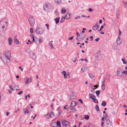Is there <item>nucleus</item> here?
I'll return each instance as SVG.
<instances>
[{
  "label": "nucleus",
  "instance_id": "c03bdc74",
  "mask_svg": "<svg viewBox=\"0 0 127 127\" xmlns=\"http://www.w3.org/2000/svg\"><path fill=\"white\" fill-rule=\"evenodd\" d=\"M104 26H101V27L100 28L99 30H98V31L99 32L100 31H101L102 29L103 28Z\"/></svg>",
  "mask_w": 127,
  "mask_h": 127
},
{
  "label": "nucleus",
  "instance_id": "5701e85b",
  "mask_svg": "<svg viewBox=\"0 0 127 127\" xmlns=\"http://www.w3.org/2000/svg\"><path fill=\"white\" fill-rule=\"evenodd\" d=\"M76 39L78 41H80L84 39V37H77Z\"/></svg>",
  "mask_w": 127,
  "mask_h": 127
},
{
  "label": "nucleus",
  "instance_id": "393cba45",
  "mask_svg": "<svg viewBox=\"0 0 127 127\" xmlns=\"http://www.w3.org/2000/svg\"><path fill=\"white\" fill-rule=\"evenodd\" d=\"M5 58L6 59H8L9 60V61L11 62V60L10 59V57L11 56H9L8 55H5Z\"/></svg>",
  "mask_w": 127,
  "mask_h": 127
},
{
  "label": "nucleus",
  "instance_id": "58836bf2",
  "mask_svg": "<svg viewBox=\"0 0 127 127\" xmlns=\"http://www.w3.org/2000/svg\"><path fill=\"white\" fill-rule=\"evenodd\" d=\"M117 48V46L116 45H113V49L114 50H115Z\"/></svg>",
  "mask_w": 127,
  "mask_h": 127
},
{
  "label": "nucleus",
  "instance_id": "20e7f679",
  "mask_svg": "<svg viewBox=\"0 0 127 127\" xmlns=\"http://www.w3.org/2000/svg\"><path fill=\"white\" fill-rule=\"evenodd\" d=\"M43 7L44 10L48 11L51 8V4L48 2H46L44 5Z\"/></svg>",
  "mask_w": 127,
  "mask_h": 127
},
{
  "label": "nucleus",
  "instance_id": "6e6d98bb",
  "mask_svg": "<svg viewBox=\"0 0 127 127\" xmlns=\"http://www.w3.org/2000/svg\"><path fill=\"white\" fill-rule=\"evenodd\" d=\"M123 3L124 4L125 7H126V3H127V2H126L125 3V2L124 1H123Z\"/></svg>",
  "mask_w": 127,
  "mask_h": 127
},
{
  "label": "nucleus",
  "instance_id": "e433bc0d",
  "mask_svg": "<svg viewBox=\"0 0 127 127\" xmlns=\"http://www.w3.org/2000/svg\"><path fill=\"white\" fill-rule=\"evenodd\" d=\"M46 116L48 118H50L52 117L51 116V115H50V114H47L46 115Z\"/></svg>",
  "mask_w": 127,
  "mask_h": 127
},
{
  "label": "nucleus",
  "instance_id": "0eeeda50",
  "mask_svg": "<svg viewBox=\"0 0 127 127\" xmlns=\"http://www.w3.org/2000/svg\"><path fill=\"white\" fill-rule=\"evenodd\" d=\"M106 124L108 126L107 127H112L113 126L112 123L110 121L109 119H107L106 120Z\"/></svg>",
  "mask_w": 127,
  "mask_h": 127
},
{
  "label": "nucleus",
  "instance_id": "6ab92c4d",
  "mask_svg": "<svg viewBox=\"0 0 127 127\" xmlns=\"http://www.w3.org/2000/svg\"><path fill=\"white\" fill-rule=\"evenodd\" d=\"M86 67L85 66H83L81 69V71L82 72H84L86 70Z\"/></svg>",
  "mask_w": 127,
  "mask_h": 127
},
{
  "label": "nucleus",
  "instance_id": "3c124183",
  "mask_svg": "<svg viewBox=\"0 0 127 127\" xmlns=\"http://www.w3.org/2000/svg\"><path fill=\"white\" fill-rule=\"evenodd\" d=\"M15 42L17 44L19 42V41L17 39H16L15 41Z\"/></svg>",
  "mask_w": 127,
  "mask_h": 127
},
{
  "label": "nucleus",
  "instance_id": "864d4df0",
  "mask_svg": "<svg viewBox=\"0 0 127 127\" xmlns=\"http://www.w3.org/2000/svg\"><path fill=\"white\" fill-rule=\"evenodd\" d=\"M94 10L92 9L91 8H89V11L90 12H92Z\"/></svg>",
  "mask_w": 127,
  "mask_h": 127
},
{
  "label": "nucleus",
  "instance_id": "2eb2a0df",
  "mask_svg": "<svg viewBox=\"0 0 127 127\" xmlns=\"http://www.w3.org/2000/svg\"><path fill=\"white\" fill-rule=\"evenodd\" d=\"M51 126L53 127H56L57 125L56 123L55 122H54L51 123Z\"/></svg>",
  "mask_w": 127,
  "mask_h": 127
},
{
  "label": "nucleus",
  "instance_id": "ea45409f",
  "mask_svg": "<svg viewBox=\"0 0 127 127\" xmlns=\"http://www.w3.org/2000/svg\"><path fill=\"white\" fill-rule=\"evenodd\" d=\"M105 120H107V118L108 117V115L106 114H105V115H103Z\"/></svg>",
  "mask_w": 127,
  "mask_h": 127
},
{
  "label": "nucleus",
  "instance_id": "f704fd0d",
  "mask_svg": "<svg viewBox=\"0 0 127 127\" xmlns=\"http://www.w3.org/2000/svg\"><path fill=\"white\" fill-rule=\"evenodd\" d=\"M5 55H8L9 56H11L10 53V52L9 51H7L6 54H5Z\"/></svg>",
  "mask_w": 127,
  "mask_h": 127
},
{
  "label": "nucleus",
  "instance_id": "aec40b11",
  "mask_svg": "<svg viewBox=\"0 0 127 127\" xmlns=\"http://www.w3.org/2000/svg\"><path fill=\"white\" fill-rule=\"evenodd\" d=\"M60 18L59 17L58 18H56L54 19L56 23V24H58L59 22V19Z\"/></svg>",
  "mask_w": 127,
  "mask_h": 127
},
{
  "label": "nucleus",
  "instance_id": "de8ad7c7",
  "mask_svg": "<svg viewBox=\"0 0 127 127\" xmlns=\"http://www.w3.org/2000/svg\"><path fill=\"white\" fill-rule=\"evenodd\" d=\"M123 72L124 74L127 75V71L126 70H124Z\"/></svg>",
  "mask_w": 127,
  "mask_h": 127
},
{
  "label": "nucleus",
  "instance_id": "9d476101",
  "mask_svg": "<svg viewBox=\"0 0 127 127\" xmlns=\"http://www.w3.org/2000/svg\"><path fill=\"white\" fill-rule=\"evenodd\" d=\"M75 97L76 96L72 94H71L70 95L69 100H72L75 98Z\"/></svg>",
  "mask_w": 127,
  "mask_h": 127
},
{
  "label": "nucleus",
  "instance_id": "9b49d317",
  "mask_svg": "<svg viewBox=\"0 0 127 127\" xmlns=\"http://www.w3.org/2000/svg\"><path fill=\"white\" fill-rule=\"evenodd\" d=\"M30 56H32V58L33 59H34L36 58V56L33 53L31 52L30 53Z\"/></svg>",
  "mask_w": 127,
  "mask_h": 127
},
{
  "label": "nucleus",
  "instance_id": "412c9836",
  "mask_svg": "<svg viewBox=\"0 0 127 127\" xmlns=\"http://www.w3.org/2000/svg\"><path fill=\"white\" fill-rule=\"evenodd\" d=\"M56 123L57 126H58L59 127H61V123L60 121H58Z\"/></svg>",
  "mask_w": 127,
  "mask_h": 127
},
{
  "label": "nucleus",
  "instance_id": "f03ea898",
  "mask_svg": "<svg viewBox=\"0 0 127 127\" xmlns=\"http://www.w3.org/2000/svg\"><path fill=\"white\" fill-rule=\"evenodd\" d=\"M28 20L31 26H33L34 25L35 23V19L33 16L30 15Z\"/></svg>",
  "mask_w": 127,
  "mask_h": 127
},
{
  "label": "nucleus",
  "instance_id": "39448f33",
  "mask_svg": "<svg viewBox=\"0 0 127 127\" xmlns=\"http://www.w3.org/2000/svg\"><path fill=\"white\" fill-rule=\"evenodd\" d=\"M116 73L117 76L120 77L122 76V74L123 73V71L121 70L120 68H118L117 69Z\"/></svg>",
  "mask_w": 127,
  "mask_h": 127
},
{
  "label": "nucleus",
  "instance_id": "f8f14e48",
  "mask_svg": "<svg viewBox=\"0 0 127 127\" xmlns=\"http://www.w3.org/2000/svg\"><path fill=\"white\" fill-rule=\"evenodd\" d=\"M76 102L75 101H72L71 102L70 106L71 107H73L76 105Z\"/></svg>",
  "mask_w": 127,
  "mask_h": 127
},
{
  "label": "nucleus",
  "instance_id": "423d86ee",
  "mask_svg": "<svg viewBox=\"0 0 127 127\" xmlns=\"http://www.w3.org/2000/svg\"><path fill=\"white\" fill-rule=\"evenodd\" d=\"M62 124L66 126H69L70 125V123L68 121L63 120L62 121Z\"/></svg>",
  "mask_w": 127,
  "mask_h": 127
},
{
  "label": "nucleus",
  "instance_id": "69168bd1",
  "mask_svg": "<svg viewBox=\"0 0 127 127\" xmlns=\"http://www.w3.org/2000/svg\"><path fill=\"white\" fill-rule=\"evenodd\" d=\"M98 87V86H97V85H94V88H97Z\"/></svg>",
  "mask_w": 127,
  "mask_h": 127
},
{
  "label": "nucleus",
  "instance_id": "473e14b6",
  "mask_svg": "<svg viewBox=\"0 0 127 127\" xmlns=\"http://www.w3.org/2000/svg\"><path fill=\"white\" fill-rule=\"evenodd\" d=\"M88 75H89V77L92 78H93L95 76L94 75H93L91 73H89V74Z\"/></svg>",
  "mask_w": 127,
  "mask_h": 127
},
{
  "label": "nucleus",
  "instance_id": "6e6552de",
  "mask_svg": "<svg viewBox=\"0 0 127 127\" xmlns=\"http://www.w3.org/2000/svg\"><path fill=\"white\" fill-rule=\"evenodd\" d=\"M97 23L92 27V29L93 30H95L99 28L100 26L99 25H97Z\"/></svg>",
  "mask_w": 127,
  "mask_h": 127
},
{
  "label": "nucleus",
  "instance_id": "7ed1b4c3",
  "mask_svg": "<svg viewBox=\"0 0 127 127\" xmlns=\"http://www.w3.org/2000/svg\"><path fill=\"white\" fill-rule=\"evenodd\" d=\"M36 33L38 34H42L44 32V29L39 27H37L36 29Z\"/></svg>",
  "mask_w": 127,
  "mask_h": 127
},
{
  "label": "nucleus",
  "instance_id": "a878e982",
  "mask_svg": "<svg viewBox=\"0 0 127 127\" xmlns=\"http://www.w3.org/2000/svg\"><path fill=\"white\" fill-rule=\"evenodd\" d=\"M95 98L94 97L93 99H92V100L95 103H98V100Z\"/></svg>",
  "mask_w": 127,
  "mask_h": 127
},
{
  "label": "nucleus",
  "instance_id": "774afa93",
  "mask_svg": "<svg viewBox=\"0 0 127 127\" xmlns=\"http://www.w3.org/2000/svg\"><path fill=\"white\" fill-rule=\"evenodd\" d=\"M9 88L11 89L12 90H13V89L12 87L10 85L9 86Z\"/></svg>",
  "mask_w": 127,
  "mask_h": 127
},
{
  "label": "nucleus",
  "instance_id": "c756f323",
  "mask_svg": "<svg viewBox=\"0 0 127 127\" xmlns=\"http://www.w3.org/2000/svg\"><path fill=\"white\" fill-rule=\"evenodd\" d=\"M70 110L72 111H71V112H74L76 111V110L75 109V108H72L70 109Z\"/></svg>",
  "mask_w": 127,
  "mask_h": 127
},
{
  "label": "nucleus",
  "instance_id": "0e129e2a",
  "mask_svg": "<svg viewBox=\"0 0 127 127\" xmlns=\"http://www.w3.org/2000/svg\"><path fill=\"white\" fill-rule=\"evenodd\" d=\"M99 39V38H97L95 39V40L97 42L98 41Z\"/></svg>",
  "mask_w": 127,
  "mask_h": 127
},
{
  "label": "nucleus",
  "instance_id": "2f4dec72",
  "mask_svg": "<svg viewBox=\"0 0 127 127\" xmlns=\"http://www.w3.org/2000/svg\"><path fill=\"white\" fill-rule=\"evenodd\" d=\"M106 102L105 101H103L102 102V103H101V105L104 107L106 105Z\"/></svg>",
  "mask_w": 127,
  "mask_h": 127
},
{
  "label": "nucleus",
  "instance_id": "09e8293b",
  "mask_svg": "<svg viewBox=\"0 0 127 127\" xmlns=\"http://www.w3.org/2000/svg\"><path fill=\"white\" fill-rule=\"evenodd\" d=\"M62 74L64 75V76H65V75L66 74V72L65 71H63L62 72Z\"/></svg>",
  "mask_w": 127,
  "mask_h": 127
},
{
  "label": "nucleus",
  "instance_id": "a211bd4d",
  "mask_svg": "<svg viewBox=\"0 0 127 127\" xmlns=\"http://www.w3.org/2000/svg\"><path fill=\"white\" fill-rule=\"evenodd\" d=\"M8 42L9 44L10 45H11L12 44V43H11V42L12 41V38L11 37L9 38H8Z\"/></svg>",
  "mask_w": 127,
  "mask_h": 127
},
{
  "label": "nucleus",
  "instance_id": "4be33fe9",
  "mask_svg": "<svg viewBox=\"0 0 127 127\" xmlns=\"http://www.w3.org/2000/svg\"><path fill=\"white\" fill-rule=\"evenodd\" d=\"M24 112L25 114L27 113L28 114L29 113L28 110L27 108H25L24 109Z\"/></svg>",
  "mask_w": 127,
  "mask_h": 127
},
{
  "label": "nucleus",
  "instance_id": "72a5a7b5",
  "mask_svg": "<svg viewBox=\"0 0 127 127\" xmlns=\"http://www.w3.org/2000/svg\"><path fill=\"white\" fill-rule=\"evenodd\" d=\"M89 116L88 115H85V119L87 120L89 119Z\"/></svg>",
  "mask_w": 127,
  "mask_h": 127
},
{
  "label": "nucleus",
  "instance_id": "338daca9",
  "mask_svg": "<svg viewBox=\"0 0 127 127\" xmlns=\"http://www.w3.org/2000/svg\"><path fill=\"white\" fill-rule=\"evenodd\" d=\"M23 93V92L22 91H21L20 92H19L18 93L19 95H20Z\"/></svg>",
  "mask_w": 127,
  "mask_h": 127
},
{
  "label": "nucleus",
  "instance_id": "c9c22d12",
  "mask_svg": "<svg viewBox=\"0 0 127 127\" xmlns=\"http://www.w3.org/2000/svg\"><path fill=\"white\" fill-rule=\"evenodd\" d=\"M66 12V9L64 8L62 10V13H63L64 14Z\"/></svg>",
  "mask_w": 127,
  "mask_h": 127
},
{
  "label": "nucleus",
  "instance_id": "79ce46f5",
  "mask_svg": "<svg viewBox=\"0 0 127 127\" xmlns=\"http://www.w3.org/2000/svg\"><path fill=\"white\" fill-rule=\"evenodd\" d=\"M100 53V52L99 51H98L96 52V55L100 56L101 54Z\"/></svg>",
  "mask_w": 127,
  "mask_h": 127
},
{
  "label": "nucleus",
  "instance_id": "e2e57ef3",
  "mask_svg": "<svg viewBox=\"0 0 127 127\" xmlns=\"http://www.w3.org/2000/svg\"><path fill=\"white\" fill-rule=\"evenodd\" d=\"M99 56V55H96V56H95V59H97L98 58Z\"/></svg>",
  "mask_w": 127,
  "mask_h": 127
},
{
  "label": "nucleus",
  "instance_id": "052dcab7",
  "mask_svg": "<svg viewBox=\"0 0 127 127\" xmlns=\"http://www.w3.org/2000/svg\"><path fill=\"white\" fill-rule=\"evenodd\" d=\"M39 42L41 43L43 41V40L42 39H39Z\"/></svg>",
  "mask_w": 127,
  "mask_h": 127
},
{
  "label": "nucleus",
  "instance_id": "13d9d810",
  "mask_svg": "<svg viewBox=\"0 0 127 127\" xmlns=\"http://www.w3.org/2000/svg\"><path fill=\"white\" fill-rule=\"evenodd\" d=\"M90 38L91 39V41H92L93 40V36H92L90 37Z\"/></svg>",
  "mask_w": 127,
  "mask_h": 127
},
{
  "label": "nucleus",
  "instance_id": "37998d69",
  "mask_svg": "<svg viewBox=\"0 0 127 127\" xmlns=\"http://www.w3.org/2000/svg\"><path fill=\"white\" fill-rule=\"evenodd\" d=\"M94 97L96 98V96L95 95L91 96L90 97V98L92 99Z\"/></svg>",
  "mask_w": 127,
  "mask_h": 127
},
{
  "label": "nucleus",
  "instance_id": "8fccbe9b",
  "mask_svg": "<svg viewBox=\"0 0 127 127\" xmlns=\"http://www.w3.org/2000/svg\"><path fill=\"white\" fill-rule=\"evenodd\" d=\"M30 32L31 33H33V29L31 28L30 29Z\"/></svg>",
  "mask_w": 127,
  "mask_h": 127
},
{
  "label": "nucleus",
  "instance_id": "ddd939ff",
  "mask_svg": "<svg viewBox=\"0 0 127 127\" xmlns=\"http://www.w3.org/2000/svg\"><path fill=\"white\" fill-rule=\"evenodd\" d=\"M120 15V11L119 10H118L116 12V19H118L119 18Z\"/></svg>",
  "mask_w": 127,
  "mask_h": 127
},
{
  "label": "nucleus",
  "instance_id": "c85d7f7f",
  "mask_svg": "<svg viewBox=\"0 0 127 127\" xmlns=\"http://www.w3.org/2000/svg\"><path fill=\"white\" fill-rule=\"evenodd\" d=\"M122 60L123 61V63L124 64H126L127 63V61L125 60V59L124 58H122Z\"/></svg>",
  "mask_w": 127,
  "mask_h": 127
},
{
  "label": "nucleus",
  "instance_id": "b1692460",
  "mask_svg": "<svg viewBox=\"0 0 127 127\" xmlns=\"http://www.w3.org/2000/svg\"><path fill=\"white\" fill-rule=\"evenodd\" d=\"M55 2L58 4H60L62 2L61 0H54Z\"/></svg>",
  "mask_w": 127,
  "mask_h": 127
},
{
  "label": "nucleus",
  "instance_id": "5fc2aeb1",
  "mask_svg": "<svg viewBox=\"0 0 127 127\" xmlns=\"http://www.w3.org/2000/svg\"><path fill=\"white\" fill-rule=\"evenodd\" d=\"M80 18V16H78L76 17L75 18L76 19H79Z\"/></svg>",
  "mask_w": 127,
  "mask_h": 127
},
{
  "label": "nucleus",
  "instance_id": "a18cd8bd",
  "mask_svg": "<svg viewBox=\"0 0 127 127\" xmlns=\"http://www.w3.org/2000/svg\"><path fill=\"white\" fill-rule=\"evenodd\" d=\"M105 78H103V80H102V85L104 84V83L105 82Z\"/></svg>",
  "mask_w": 127,
  "mask_h": 127
},
{
  "label": "nucleus",
  "instance_id": "f257e3e1",
  "mask_svg": "<svg viewBox=\"0 0 127 127\" xmlns=\"http://www.w3.org/2000/svg\"><path fill=\"white\" fill-rule=\"evenodd\" d=\"M7 20L6 18L3 19L0 22V26H1L2 29L4 28L5 26L7 25Z\"/></svg>",
  "mask_w": 127,
  "mask_h": 127
},
{
  "label": "nucleus",
  "instance_id": "4d7b16f0",
  "mask_svg": "<svg viewBox=\"0 0 127 127\" xmlns=\"http://www.w3.org/2000/svg\"><path fill=\"white\" fill-rule=\"evenodd\" d=\"M78 101L80 102L82 104L83 103V102L82 100L81 99H78Z\"/></svg>",
  "mask_w": 127,
  "mask_h": 127
},
{
  "label": "nucleus",
  "instance_id": "7c9ffc66",
  "mask_svg": "<svg viewBox=\"0 0 127 127\" xmlns=\"http://www.w3.org/2000/svg\"><path fill=\"white\" fill-rule=\"evenodd\" d=\"M101 88L103 91H104L105 89V87L104 84L102 85L101 86Z\"/></svg>",
  "mask_w": 127,
  "mask_h": 127
},
{
  "label": "nucleus",
  "instance_id": "a19ab883",
  "mask_svg": "<svg viewBox=\"0 0 127 127\" xmlns=\"http://www.w3.org/2000/svg\"><path fill=\"white\" fill-rule=\"evenodd\" d=\"M49 45H50L51 47V49H53V44L51 43H50L49 44Z\"/></svg>",
  "mask_w": 127,
  "mask_h": 127
},
{
  "label": "nucleus",
  "instance_id": "49530a36",
  "mask_svg": "<svg viewBox=\"0 0 127 127\" xmlns=\"http://www.w3.org/2000/svg\"><path fill=\"white\" fill-rule=\"evenodd\" d=\"M50 114V115H51V116L52 117H53L54 116V112H51Z\"/></svg>",
  "mask_w": 127,
  "mask_h": 127
},
{
  "label": "nucleus",
  "instance_id": "4c0bfd02",
  "mask_svg": "<svg viewBox=\"0 0 127 127\" xmlns=\"http://www.w3.org/2000/svg\"><path fill=\"white\" fill-rule=\"evenodd\" d=\"M95 109L96 110L98 111L99 110V108L98 106L97 105H96L95 106Z\"/></svg>",
  "mask_w": 127,
  "mask_h": 127
},
{
  "label": "nucleus",
  "instance_id": "4468645a",
  "mask_svg": "<svg viewBox=\"0 0 127 127\" xmlns=\"http://www.w3.org/2000/svg\"><path fill=\"white\" fill-rule=\"evenodd\" d=\"M32 81V79L31 78H28L26 81V84H28L30 83Z\"/></svg>",
  "mask_w": 127,
  "mask_h": 127
},
{
  "label": "nucleus",
  "instance_id": "bb28decb",
  "mask_svg": "<svg viewBox=\"0 0 127 127\" xmlns=\"http://www.w3.org/2000/svg\"><path fill=\"white\" fill-rule=\"evenodd\" d=\"M65 18L64 17V16H63L61 18V19L60 21V22L61 23H63L64 20Z\"/></svg>",
  "mask_w": 127,
  "mask_h": 127
},
{
  "label": "nucleus",
  "instance_id": "bf43d9fd",
  "mask_svg": "<svg viewBox=\"0 0 127 127\" xmlns=\"http://www.w3.org/2000/svg\"><path fill=\"white\" fill-rule=\"evenodd\" d=\"M95 88H94V89H93V90H92L91 91V92H92V93H93V94L94 93H95V91L94 90H95Z\"/></svg>",
  "mask_w": 127,
  "mask_h": 127
},
{
  "label": "nucleus",
  "instance_id": "1a4fd4ad",
  "mask_svg": "<svg viewBox=\"0 0 127 127\" xmlns=\"http://www.w3.org/2000/svg\"><path fill=\"white\" fill-rule=\"evenodd\" d=\"M70 13H67L65 16H64V17L66 18V19H69L70 18Z\"/></svg>",
  "mask_w": 127,
  "mask_h": 127
},
{
  "label": "nucleus",
  "instance_id": "603ef678",
  "mask_svg": "<svg viewBox=\"0 0 127 127\" xmlns=\"http://www.w3.org/2000/svg\"><path fill=\"white\" fill-rule=\"evenodd\" d=\"M73 36H72L71 37L68 38V39L69 40H71L73 39Z\"/></svg>",
  "mask_w": 127,
  "mask_h": 127
},
{
  "label": "nucleus",
  "instance_id": "dca6fc26",
  "mask_svg": "<svg viewBox=\"0 0 127 127\" xmlns=\"http://www.w3.org/2000/svg\"><path fill=\"white\" fill-rule=\"evenodd\" d=\"M57 111L58 112L59 116L61 114H62V111L59 109L58 108L57 109Z\"/></svg>",
  "mask_w": 127,
  "mask_h": 127
},
{
  "label": "nucleus",
  "instance_id": "680f3d73",
  "mask_svg": "<svg viewBox=\"0 0 127 127\" xmlns=\"http://www.w3.org/2000/svg\"><path fill=\"white\" fill-rule=\"evenodd\" d=\"M53 104H51V108L53 110L54 109L53 107Z\"/></svg>",
  "mask_w": 127,
  "mask_h": 127
},
{
  "label": "nucleus",
  "instance_id": "f3484780",
  "mask_svg": "<svg viewBox=\"0 0 127 127\" xmlns=\"http://www.w3.org/2000/svg\"><path fill=\"white\" fill-rule=\"evenodd\" d=\"M117 44L118 45H120L121 43V42L120 41V38L119 36L117 39Z\"/></svg>",
  "mask_w": 127,
  "mask_h": 127
},
{
  "label": "nucleus",
  "instance_id": "cd10ccee",
  "mask_svg": "<svg viewBox=\"0 0 127 127\" xmlns=\"http://www.w3.org/2000/svg\"><path fill=\"white\" fill-rule=\"evenodd\" d=\"M96 95L98 96L100 94V91L99 90H97L96 91Z\"/></svg>",
  "mask_w": 127,
  "mask_h": 127
}]
</instances>
